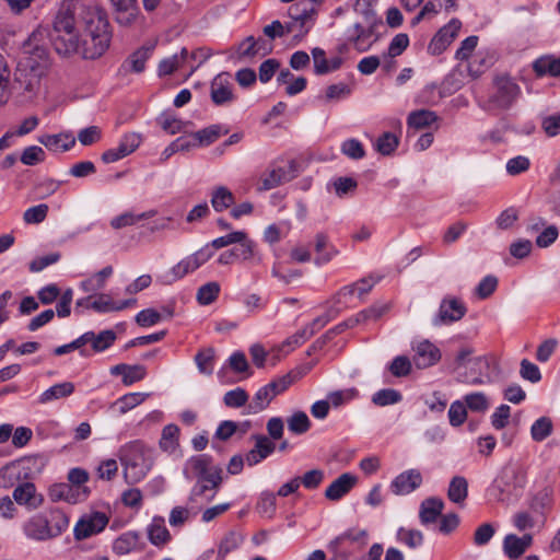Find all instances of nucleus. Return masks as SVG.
I'll use <instances>...</instances> for the list:
<instances>
[{"instance_id": "54", "label": "nucleus", "mask_w": 560, "mask_h": 560, "mask_svg": "<svg viewBox=\"0 0 560 560\" xmlns=\"http://www.w3.org/2000/svg\"><path fill=\"white\" fill-rule=\"evenodd\" d=\"M504 553L512 560L518 559L526 550L518 536L509 534L503 540Z\"/></svg>"}, {"instance_id": "8", "label": "nucleus", "mask_w": 560, "mask_h": 560, "mask_svg": "<svg viewBox=\"0 0 560 560\" xmlns=\"http://www.w3.org/2000/svg\"><path fill=\"white\" fill-rule=\"evenodd\" d=\"M288 14L291 21L300 22L299 33L293 36L294 44H299L311 31L315 16L317 14L316 9L306 0H301L292 4L288 9Z\"/></svg>"}, {"instance_id": "42", "label": "nucleus", "mask_w": 560, "mask_h": 560, "mask_svg": "<svg viewBox=\"0 0 560 560\" xmlns=\"http://www.w3.org/2000/svg\"><path fill=\"white\" fill-rule=\"evenodd\" d=\"M149 539L153 545L165 544L171 539L170 532L166 529L164 520L160 517L153 518L148 528Z\"/></svg>"}, {"instance_id": "1", "label": "nucleus", "mask_w": 560, "mask_h": 560, "mask_svg": "<svg viewBox=\"0 0 560 560\" xmlns=\"http://www.w3.org/2000/svg\"><path fill=\"white\" fill-rule=\"evenodd\" d=\"M98 7L88 4L82 0H62L52 22L51 42L59 55L69 56L77 49V31L74 30V14L83 19L90 11Z\"/></svg>"}, {"instance_id": "48", "label": "nucleus", "mask_w": 560, "mask_h": 560, "mask_svg": "<svg viewBox=\"0 0 560 560\" xmlns=\"http://www.w3.org/2000/svg\"><path fill=\"white\" fill-rule=\"evenodd\" d=\"M236 244H240L236 249L237 259H242L243 261L252 260L253 262L260 264L261 257L255 250V243L247 237L245 233V237L243 241H238Z\"/></svg>"}, {"instance_id": "5", "label": "nucleus", "mask_w": 560, "mask_h": 560, "mask_svg": "<svg viewBox=\"0 0 560 560\" xmlns=\"http://www.w3.org/2000/svg\"><path fill=\"white\" fill-rule=\"evenodd\" d=\"M526 485V470L515 462L506 463L488 489L489 495L498 502L517 498Z\"/></svg>"}, {"instance_id": "4", "label": "nucleus", "mask_w": 560, "mask_h": 560, "mask_svg": "<svg viewBox=\"0 0 560 560\" xmlns=\"http://www.w3.org/2000/svg\"><path fill=\"white\" fill-rule=\"evenodd\" d=\"M119 459L124 467L127 483L141 481L153 466V451L143 442L136 440L120 447Z\"/></svg>"}, {"instance_id": "9", "label": "nucleus", "mask_w": 560, "mask_h": 560, "mask_svg": "<svg viewBox=\"0 0 560 560\" xmlns=\"http://www.w3.org/2000/svg\"><path fill=\"white\" fill-rule=\"evenodd\" d=\"M299 173V164L294 160L288 161L284 166L272 167L266 171L259 180L260 190H270L283 183L292 180Z\"/></svg>"}, {"instance_id": "47", "label": "nucleus", "mask_w": 560, "mask_h": 560, "mask_svg": "<svg viewBox=\"0 0 560 560\" xmlns=\"http://www.w3.org/2000/svg\"><path fill=\"white\" fill-rule=\"evenodd\" d=\"M553 429L549 417H540L530 427V436L535 442H542L551 435Z\"/></svg>"}, {"instance_id": "21", "label": "nucleus", "mask_w": 560, "mask_h": 560, "mask_svg": "<svg viewBox=\"0 0 560 560\" xmlns=\"http://www.w3.org/2000/svg\"><path fill=\"white\" fill-rule=\"evenodd\" d=\"M255 446L246 454V463L254 466L273 453L276 445L266 435H253Z\"/></svg>"}, {"instance_id": "7", "label": "nucleus", "mask_w": 560, "mask_h": 560, "mask_svg": "<svg viewBox=\"0 0 560 560\" xmlns=\"http://www.w3.org/2000/svg\"><path fill=\"white\" fill-rule=\"evenodd\" d=\"M494 85L495 91L488 101V109H509L521 93L520 86L510 77L497 78Z\"/></svg>"}, {"instance_id": "16", "label": "nucleus", "mask_w": 560, "mask_h": 560, "mask_svg": "<svg viewBox=\"0 0 560 560\" xmlns=\"http://www.w3.org/2000/svg\"><path fill=\"white\" fill-rule=\"evenodd\" d=\"M421 483V472L418 469H408L392 481L390 490L396 495H406L418 489Z\"/></svg>"}, {"instance_id": "37", "label": "nucleus", "mask_w": 560, "mask_h": 560, "mask_svg": "<svg viewBox=\"0 0 560 560\" xmlns=\"http://www.w3.org/2000/svg\"><path fill=\"white\" fill-rule=\"evenodd\" d=\"M74 392V384L71 382H63L56 384L46 389L38 398L39 404H48L52 400H57L63 397L72 395Z\"/></svg>"}, {"instance_id": "3", "label": "nucleus", "mask_w": 560, "mask_h": 560, "mask_svg": "<svg viewBox=\"0 0 560 560\" xmlns=\"http://www.w3.org/2000/svg\"><path fill=\"white\" fill-rule=\"evenodd\" d=\"M184 472L196 479L191 501L200 499L209 503L213 500L222 482V468L213 464L211 456L202 454L191 457Z\"/></svg>"}, {"instance_id": "38", "label": "nucleus", "mask_w": 560, "mask_h": 560, "mask_svg": "<svg viewBox=\"0 0 560 560\" xmlns=\"http://www.w3.org/2000/svg\"><path fill=\"white\" fill-rule=\"evenodd\" d=\"M467 495L468 482L466 478L462 476L453 477L447 490L448 499L456 504H462L466 500Z\"/></svg>"}, {"instance_id": "30", "label": "nucleus", "mask_w": 560, "mask_h": 560, "mask_svg": "<svg viewBox=\"0 0 560 560\" xmlns=\"http://www.w3.org/2000/svg\"><path fill=\"white\" fill-rule=\"evenodd\" d=\"M444 503L441 499L429 498L420 504L419 517L423 525L434 523L441 515Z\"/></svg>"}, {"instance_id": "6", "label": "nucleus", "mask_w": 560, "mask_h": 560, "mask_svg": "<svg viewBox=\"0 0 560 560\" xmlns=\"http://www.w3.org/2000/svg\"><path fill=\"white\" fill-rule=\"evenodd\" d=\"M69 527L68 516L59 509L38 513L23 526L25 535L37 541H46L60 536Z\"/></svg>"}, {"instance_id": "41", "label": "nucleus", "mask_w": 560, "mask_h": 560, "mask_svg": "<svg viewBox=\"0 0 560 560\" xmlns=\"http://www.w3.org/2000/svg\"><path fill=\"white\" fill-rule=\"evenodd\" d=\"M228 132L229 130L224 129L221 125H211L194 133L197 138L199 147H208Z\"/></svg>"}, {"instance_id": "12", "label": "nucleus", "mask_w": 560, "mask_h": 560, "mask_svg": "<svg viewBox=\"0 0 560 560\" xmlns=\"http://www.w3.org/2000/svg\"><path fill=\"white\" fill-rule=\"evenodd\" d=\"M377 24L378 23H371L365 26L361 23L353 24V26L347 31L348 43L351 44L358 52L370 50L372 45L377 40V37L371 39Z\"/></svg>"}, {"instance_id": "58", "label": "nucleus", "mask_w": 560, "mask_h": 560, "mask_svg": "<svg viewBox=\"0 0 560 560\" xmlns=\"http://www.w3.org/2000/svg\"><path fill=\"white\" fill-rule=\"evenodd\" d=\"M465 406L474 412H486L489 408V401L483 393L477 392L464 396Z\"/></svg>"}, {"instance_id": "35", "label": "nucleus", "mask_w": 560, "mask_h": 560, "mask_svg": "<svg viewBox=\"0 0 560 560\" xmlns=\"http://www.w3.org/2000/svg\"><path fill=\"white\" fill-rule=\"evenodd\" d=\"M533 69L537 77L549 74L551 77L560 75V58L552 56H544L536 59L533 63Z\"/></svg>"}, {"instance_id": "27", "label": "nucleus", "mask_w": 560, "mask_h": 560, "mask_svg": "<svg viewBox=\"0 0 560 560\" xmlns=\"http://www.w3.org/2000/svg\"><path fill=\"white\" fill-rule=\"evenodd\" d=\"M116 10V21L121 25L131 24L138 15L137 0H110Z\"/></svg>"}, {"instance_id": "51", "label": "nucleus", "mask_w": 560, "mask_h": 560, "mask_svg": "<svg viewBox=\"0 0 560 560\" xmlns=\"http://www.w3.org/2000/svg\"><path fill=\"white\" fill-rule=\"evenodd\" d=\"M220 293V284L215 281L201 285L197 291V301L201 305L213 303Z\"/></svg>"}, {"instance_id": "56", "label": "nucleus", "mask_w": 560, "mask_h": 560, "mask_svg": "<svg viewBox=\"0 0 560 560\" xmlns=\"http://www.w3.org/2000/svg\"><path fill=\"white\" fill-rule=\"evenodd\" d=\"M244 237H245V232L234 231L224 236L214 238L212 242L208 243L205 247H210V252L213 255L214 250L226 247L232 244H236L238 241H243Z\"/></svg>"}, {"instance_id": "34", "label": "nucleus", "mask_w": 560, "mask_h": 560, "mask_svg": "<svg viewBox=\"0 0 560 560\" xmlns=\"http://www.w3.org/2000/svg\"><path fill=\"white\" fill-rule=\"evenodd\" d=\"M305 374L306 370L295 369L290 371L288 374L271 381L267 386L275 393L276 397L287 390L293 383L301 380Z\"/></svg>"}, {"instance_id": "57", "label": "nucleus", "mask_w": 560, "mask_h": 560, "mask_svg": "<svg viewBox=\"0 0 560 560\" xmlns=\"http://www.w3.org/2000/svg\"><path fill=\"white\" fill-rule=\"evenodd\" d=\"M248 401V394L242 387L229 390L223 396V402L229 408H241L246 406Z\"/></svg>"}, {"instance_id": "26", "label": "nucleus", "mask_w": 560, "mask_h": 560, "mask_svg": "<svg viewBox=\"0 0 560 560\" xmlns=\"http://www.w3.org/2000/svg\"><path fill=\"white\" fill-rule=\"evenodd\" d=\"M38 141L54 152H66L75 144V138L71 133L45 135Z\"/></svg>"}, {"instance_id": "15", "label": "nucleus", "mask_w": 560, "mask_h": 560, "mask_svg": "<svg viewBox=\"0 0 560 560\" xmlns=\"http://www.w3.org/2000/svg\"><path fill=\"white\" fill-rule=\"evenodd\" d=\"M46 77L45 74L30 70L20 62L15 72V81L19 88L28 96H34L40 91L42 80Z\"/></svg>"}, {"instance_id": "53", "label": "nucleus", "mask_w": 560, "mask_h": 560, "mask_svg": "<svg viewBox=\"0 0 560 560\" xmlns=\"http://www.w3.org/2000/svg\"><path fill=\"white\" fill-rule=\"evenodd\" d=\"M289 430L294 434H303L308 431L311 421L304 411H295L287 420Z\"/></svg>"}, {"instance_id": "31", "label": "nucleus", "mask_w": 560, "mask_h": 560, "mask_svg": "<svg viewBox=\"0 0 560 560\" xmlns=\"http://www.w3.org/2000/svg\"><path fill=\"white\" fill-rule=\"evenodd\" d=\"M315 250L317 256L314 262L317 266L329 262L338 254L335 246L329 244L328 236L323 233L317 234L315 237Z\"/></svg>"}, {"instance_id": "49", "label": "nucleus", "mask_w": 560, "mask_h": 560, "mask_svg": "<svg viewBox=\"0 0 560 560\" xmlns=\"http://www.w3.org/2000/svg\"><path fill=\"white\" fill-rule=\"evenodd\" d=\"M153 215H155V211H147V212L138 213V214L132 213V212H126V213H122V214L114 218L110 221V225L114 229H121V228L135 225L140 220L149 219V218H152Z\"/></svg>"}, {"instance_id": "19", "label": "nucleus", "mask_w": 560, "mask_h": 560, "mask_svg": "<svg viewBox=\"0 0 560 560\" xmlns=\"http://www.w3.org/2000/svg\"><path fill=\"white\" fill-rule=\"evenodd\" d=\"M413 362L418 369L434 365L441 359L440 349L429 340H422L413 347Z\"/></svg>"}, {"instance_id": "43", "label": "nucleus", "mask_w": 560, "mask_h": 560, "mask_svg": "<svg viewBox=\"0 0 560 560\" xmlns=\"http://www.w3.org/2000/svg\"><path fill=\"white\" fill-rule=\"evenodd\" d=\"M194 63L192 50L182 48L179 56H177V80L186 81L197 70L192 69Z\"/></svg>"}, {"instance_id": "33", "label": "nucleus", "mask_w": 560, "mask_h": 560, "mask_svg": "<svg viewBox=\"0 0 560 560\" xmlns=\"http://www.w3.org/2000/svg\"><path fill=\"white\" fill-rule=\"evenodd\" d=\"M148 397V393H129L113 402L110 409L124 415L141 405Z\"/></svg>"}, {"instance_id": "13", "label": "nucleus", "mask_w": 560, "mask_h": 560, "mask_svg": "<svg viewBox=\"0 0 560 560\" xmlns=\"http://www.w3.org/2000/svg\"><path fill=\"white\" fill-rule=\"evenodd\" d=\"M108 524V517L103 512H94L83 516L74 526V538L82 540L101 533Z\"/></svg>"}, {"instance_id": "39", "label": "nucleus", "mask_w": 560, "mask_h": 560, "mask_svg": "<svg viewBox=\"0 0 560 560\" xmlns=\"http://www.w3.org/2000/svg\"><path fill=\"white\" fill-rule=\"evenodd\" d=\"M438 120V116L434 112L429 109H419L411 112L408 115L407 124L408 127L415 129H423L431 126L433 122Z\"/></svg>"}, {"instance_id": "61", "label": "nucleus", "mask_w": 560, "mask_h": 560, "mask_svg": "<svg viewBox=\"0 0 560 560\" xmlns=\"http://www.w3.org/2000/svg\"><path fill=\"white\" fill-rule=\"evenodd\" d=\"M467 419V408L460 400H455L448 409V420L452 427L462 425Z\"/></svg>"}, {"instance_id": "64", "label": "nucleus", "mask_w": 560, "mask_h": 560, "mask_svg": "<svg viewBox=\"0 0 560 560\" xmlns=\"http://www.w3.org/2000/svg\"><path fill=\"white\" fill-rule=\"evenodd\" d=\"M203 500L198 499L197 501H191L189 506L187 508H177V525H182L185 522L195 517L206 504Z\"/></svg>"}, {"instance_id": "17", "label": "nucleus", "mask_w": 560, "mask_h": 560, "mask_svg": "<svg viewBox=\"0 0 560 560\" xmlns=\"http://www.w3.org/2000/svg\"><path fill=\"white\" fill-rule=\"evenodd\" d=\"M466 312L465 304L458 299H444L441 302L439 314L434 318V325L457 322L465 316Z\"/></svg>"}, {"instance_id": "55", "label": "nucleus", "mask_w": 560, "mask_h": 560, "mask_svg": "<svg viewBox=\"0 0 560 560\" xmlns=\"http://www.w3.org/2000/svg\"><path fill=\"white\" fill-rule=\"evenodd\" d=\"M195 361L200 373L211 375L213 372L214 349L206 348L199 351L195 357Z\"/></svg>"}, {"instance_id": "36", "label": "nucleus", "mask_w": 560, "mask_h": 560, "mask_svg": "<svg viewBox=\"0 0 560 560\" xmlns=\"http://www.w3.org/2000/svg\"><path fill=\"white\" fill-rule=\"evenodd\" d=\"M273 398L275 393L271 392L267 385L262 386L256 392L252 401L247 405V413L255 415L265 410Z\"/></svg>"}, {"instance_id": "50", "label": "nucleus", "mask_w": 560, "mask_h": 560, "mask_svg": "<svg viewBox=\"0 0 560 560\" xmlns=\"http://www.w3.org/2000/svg\"><path fill=\"white\" fill-rule=\"evenodd\" d=\"M376 2L377 0H357L354 3V11L364 19L366 24L382 23V21L377 19L374 10Z\"/></svg>"}, {"instance_id": "62", "label": "nucleus", "mask_w": 560, "mask_h": 560, "mask_svg": "<svg viewBox=\"0 0 560 560\" xmlns=\"http://www.w3.org/2000/svg\"><path fill=\"white\" fill-rule=\"evenodd\" d=\"M397 537L411 549L418 548L423 544V534L418 529L399 528Z\"/></svg>"}, {"instance_id": "40", "label": "nucleus", "mask_w": 560, "mask_h": 560, "mask_svg": "<svg viewBox=\"0 0 560 560\" xmlns=\"http://www.w3.org/2000/svg\"><path fill=\"white\" fill-rule=\"evenodd\" d=\"M139 538V535L135 532L125 533L115 539L113 551L118 556L127 555L137 548Z\"/></svg>"}, {"instance_id": "46", "label": "nucleus", "mask_w": 560, "mask_h": 560, "mask_svg": "<svg viewBox=\"0 0 560 560\" xmlns=\"http://www.w3.org/2000/svg\"><path fill=\"white\" fill-rule=\"evenodd\" d=\"M90 343L95 352H102L108 349L117 338L115 331L112 329L102 330L97 335L90 331Z\"/></svg>"}, {"instance_id": "32", "label": "nucleus", "mask_w": 560, "mask_h": 560, "mask_svg": "<svg viewBox=\"0 0 560 560\" xmlns=\"http://www.w3.org/2000/svg\"><path fill=\"white\" fill-rule=\"evenodd\" d=\"M48 495L51 501H66L68 503H77L79 501L80 492L78 488L69 483H56L49 488Z\"/></svg>"}, {"instance_id": "28", "label": "nucleus", "mask_w": 560, "mask_h": 560, "mask_svg": "<svg viewBox=\"0 0 560 560\" xmlns=\"http://www.w3.org/2000/svg\"><path fill=\"white\" fill-rule=\"evenodd\" d=\"M173 316V310L171 307L163 306L161 311L155 308H145L139 312L135 320L141 327H151L165 318Z\"/></svg>"}, {"instance_id": "23", "label": "nucleus", "mask_w": 560, "mask_h": 560, "mask_svg": "<svg viewBox=\"0 0 560 560\" xmlns=\"http://www.w3.org/2000/svg\"><path fill=\"white\" fill-rule=\"evenodd\" d=\"M489 360L486 357H476L469 361L466 366L468 371L464 376V382L472 385H480L485 383L483 377H488Z\"/></svg>"}, {"instance_id": "29", "label": "nucleus", "mask_w": 560, "mask_h": 560, "mask_svg": "<svg viewBox=\"0 0 560 560\" xmlns=\"http://www.w3.org/2000/svg\"><path fill=\"white\" fill-rule=\"evenodd\" d=\"M377 281L378 279L373 277L362 278L355 283L341 288L337 296L341 299L352 296L357 293L358 298L363 301L366 294H369L373 287L377 283Z\"/></svg>"}, {"instance_id": "25", "label": "nucleus", "mask_w": 560, "mask_h": 560, "mask_svg": "<svg viewBox=\"0 0 560 560\" xmlns=\"http://www.w3.org/2000/svg\"><path fill=\"white\" fill-rule=\"evenodd\" d=\"M312 56L314 59V72L317 75H323L331 71H336L342 65V58L334 57L331 59H326L324 49L318 47L312 49Z\"/></svg>"}, {"instance_id": "60", "label": "nucleus", "mask_w": 560, "mask_h": 560, "mask_svg": "<svg viewBox=\"0 0 560 560\" xmlns=\"http://www.w3.org/2000/svg\"><path fill=\"white\" fill-rule=\"evenodd\" d=\"M423 402L431 412L441 415L446 409L448 400L445 394L436 390L425 396Z\"/></svg>"}, {"instance_id": "14", "label": "nucleus", "mask_w": 560, "mask_h": 560, "mask_svg": "<svg viewBox=\"0 0 560 560\" xmlns=\"http://www.w3.org/2000/svg\"><path fill=\"white\" fill-rule=\"evenodd\" d=\"M462 27L458 19H452L446 25L441 27L429 44V51L432 55L442 54L446 47L454 40Z\"/></svg>"}, {"instance_id": "18", "label": "nucleus", "mask_w": 560, "mask_h": 560, "mask_svg": "<svg viewBox=\"0 0 560 560\" xmlns=\"http://www.w3.org/2000/svg\"><path fill=\"white\" fill-rule=\"evenodd\" d=\"M12 497L18 504L24 505L27 510H36L44 502V497L36 491L32 482L20 483L13 490Z\"/></svg>"}, {"instance_id": "44", "label": "nucleus", "mask_w": 560, "mask_h": 560, "mask_svg": "<svg viewBox=\"0 0 560 560\" xmlns=\"http://www.w3.org/2000/svg\"><path fill=\"white\" fill-rule=\"evenodd\" d=\"M234 203L233 194L224 186L215 188L211 196V205L217 212L230 208Z\"/></svg>"}, {"instance_id": "22", "label": "nucleus", "mask_w": 560, "mask_h": 560, "mask_svg": "<svg viewBox=\"0 0 560 560\" xmlns=\"http://www.w3.org/2000/svg\"><path fill=\"white\" fill-rule=\"evenodd\" d=\"M113 375H120L121 382L126 386H130L137 382L142 381L147 375V369L141 364H117L110 368Z\"/></svg>"}, {"instance_id": "11", "label": "nucleus", "mask_w": 560, "mask_h": 560, "mask_svg": "<svg viewBox=\"0 0 560 560\" xmlns=\"http://www.w3.org/2000/svg\"><path fill=\"white\" fill-rule=\"evenodd\" d=\"M234 84L229 72H221L210 83V97L217 106L231 104L235 98Z\"/></svg>"}, {"instance_id": "2", "label": "nucleus", "mask_w": 560, "mask_h": 560, "mask_svg": "<svg viewBox=\"0 0 560 560\" xmlns=\"http://www.w3.org/2000/svg\"><path fill=\"white\" fill-rule=\"evenodd\" d=\"M105 13L97 8L90 11L83 19L82 31L77 35V49L72 54H79L84 59H96L109 47L110 32Z\"/></svg>"}, {"instance_id": "10", "label": "nucleus", "mask_w": 560, "mask_h": 560, "mask_svg": "<svg viewBox=\"0 0 560 560\" xmlns=\"http://www.w3.org/2000/svg\"><path fill=\"white\" fill-rule=\"evenodd\" d=\"M24 54H26V56L19 61L20 63L27 67L30 70L39 72V74H49L52 63L46 47H32L30 43L24 46Z\"/></svg>"}, {"instance_id": "45", "label": "nucleus", "mask_w": 560, "mask_h": 560, "mask_svg": "<svg viewBox=\"0 0 560 560\" xmlns=\"http://www.w3.org/2000/svg\"><path fill=\"white\" fill-rule=\"evenodd\" d=\"M371 400L378 407H386L400 402L402 400V395L397 389L383 388L374 393Z\"/></svg>"}, {"instance_id": "52", "label": "nucleus", "mask_w": 560, "mask_h": 560, "mask_svg": "<svg viewBox=\"0 0 560 560\" xmlns=\"http://www.w3.org/2000/svg\"><path fill=\"white\" fill-rule=\"evenodd\" d=\"M399 139L393 132H384L378 137L375 143V149L382 155H390L398 147Z\"/></svg>"}, {"instance_id": "24", "label": "nucleus", "mask_w": 560, "mask_h": 560, "mask_svg": "<svg viewBox=\"0 0 560 560\" xmlns=\"http://www.w3.org/2000/svg\"><path fill=\"white\" fill-rule=\"evenodd\" d=\"M212 257V253L210 252V247H202L197 250L195 254L186 257L182 261L177 262V278L184 277L196 269H198L202 264L208 261Z\"/></svg>"}, {"instance_id": "59", "label": "nucleus", "mask_w": 560, "mask_h": 560, "mask_svg": "<svg viewBox=\"0 0 560 560\" xmlns=\"http://www.w3.org/2000/svg\"><path fill=\"white\" fill-rule=\"evenodd\" d=\"M48 206L40 203L26 209L23 213V220L26 224H39L44 222L48 214Z\"/></svg>"}, {"instance_id": "63", "label": "nucleus", "mask_w": 560, "mask_h": 560, "mask_svg": "<svg viewBox=\"0 0 560 560\" xmlns=\"http://www.w3.org/2000/svg\"><path fill=\"white\" fill-rule=\"evenodd\" d=\"M240 544H241V539L236 533H234V532L228 533L219 544V547H218L219 559H224L231 551L237 549Z\"/></svg>"}, {"instance_id": "20", "label": "nucleus", "mask_w": 560, "mask_h": 560, "mask_svg": "<svg viewBox=\"0 0 560 560\" xmlns=\"http://www.w3.org/2000/svg\"><path fill=\"white\" fill-rule=\"evenodd\" d=\"M357 481V476L350 472L341 474L325 490L326 499L330 501L340 500L342 497H345L347 493L351 491V489L355 486Z\"/></svg>"}]
</instances>
